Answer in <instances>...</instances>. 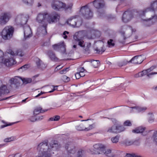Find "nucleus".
<instances>
[{
    "instance_id": "f257e3e1",
    "label": "nucleus",
    "mask_w": 157,
    "mask_h": 157,
    "mask_svg": "<svg viewBox=\"0 0 157 157\" xmlns=\"http://www.w3.org/2000/svg\"><path fill=\"white\" fill-rule=\"evenodd\" d=\"M60 16L55 13L51 14L47 13H40L36 17V21L40 25L37 29L36 34L38 35H45L47 33V28L48 23H52L59 21Z\"/></svg>"
},
{
    "instance_id": "f03ea898",
    "label": "nucleus",
    "mask_w": 157,
    "mask_h": 157,
    "mask_svg": "<svg viewBox=\"0 0 157 157\" xmlns=\"http://www.w3.org/2000/svg\"><path fill=\"white\" fill-rule=\"evenodd\" d=\"M51 5L52 8L56 10H59L62 8L65 10H71L73 6L72 3H70L67 6H66L65 3L58 0H53L52 2Z\"/></svg>"
},
{
    "instance_id": "7ed1b4c3",
    "label": "nucleus",
    "mask_w": 157,
    "mask_h": 157,
    "mask_svg": "<svg viewBox=\"0 0 157 157\" xmlns=\"http://www.w3.org/2000/svg\"><path fill=\"white\" fill-rule=\"evenodd\" d=\"M14 30V28L12 26H6L3 29L1 33L2 38L5 40L10 39L12 36Z\"/></svg>"
},
{
    "instance_id": "20e7f679",
    "label": "nucleus",
    "mask_w": 157,
    "mask_h": 157,
    "mask_svg": "<svg viewBox=\"0 0 157 157\" xmlns=\"http://www.w3.org/2000/svg\"><path fill=\"white\" fill-rule=\"evenodd\" d=\"M157 9V0L151 3L150 7H148L143 10L139 11L140 16H144L145 13H147L148 14L154 13L155 10Z\"/></svg>"
},
{
    "instance_id": "39448f33",
    "label": "nucleus",
    "mask_w": 157,
    "mask_h": 157,
    "mask_svg": "<svg viewBox=\"0 0 157 157\" xmlns=\"http://www.w3.org/2000/svg\"><path fill=\"white\" fill-rule=\"evenodd\" d=\"M120 33L123 37V39L125 40L127 38L129 37L131 35L132 29L130 27L127 25L124 26L120 29Z\"/></svg>"
},
{
    "instance_id": "423d86ee",
    "label": "nucleus",
    "mask_w": 157,
    "mask_h": 157,
    "mask_svg": "<svg viewBox=\"0 0 157 157\" xmlns=\"http://www.w3.org/2000/svg\"><path fill=\"white\" fill-rule=\"evenodd\" d=\"M143 61L141 55L133 57L131 60L128 62L127 61L124 60L123 62L119 63V66L122 67L126 65L128 63H132L136 64H140Z\"/></svg>"
},
{
    "instance_id": "0eeeda50",
    "label": "nucleus",
    "mask_w": 157,
    "mask_h": 157,
    "mask_svg": "<svg viewBox=\"0 0 157 157\" xmlns=\"http://www.w3.org/2000/svg\"><path fill=\"white\" fill-rule=\"evenodd\" d=\"M29 17L28 15L20 14L17 16L15 21L17 25H22L26 24Z\"/></svg>"
},
{
    "instance_id": "6e6552de",
    "label": "nucleus",
    "mask_w": 157,
    "mask_h": 157,
    "mask_svg": "<svg viewBox=\"0 0 157 157\" xmlns=\"http://www.w3.org/2000/svg\"><path fill=\"white\" fill-rule=\"evenodd\" d=\"M80 11L83 16L86 18L90 19L93 16V13L90 9L88 7L87 5L82 6Z\"/></svg>"
},
{
    "instance_id": "1a4fd4ad",
    "label": "nucleus",
    "mask_w": 157,
    "mask_h": 157,
    "mask_svg": "<svg viewBox=\"0 0 157 157\" xmlns=\"http://www.w3.org/2000/svg\"><path fill=\"white\" fill-rule=\"evenodd\" d=\"M104 146L100 144H94L93 146V151L90 150L93 154L99 155L103 154Z\"/></svg>"
},
{
    "instance_id": "9d476101",
    "label": "nucleus",
    "mask_w": 157,
    "mask_h": 157,
    "mask_svg": "<svg viewBox=\"0 0 157 157\" xmlns=\"http://www.w3.org/2000/svg\"><path fill=\"white\" fill-rule=\"evenodd\" d=\"M78 16H75L72 17L68 19L67 21V23L73 27H78L81 25L82 24V22L81 21H77V20L76 19V17H78Z\"/></svg>"
},
{
    "instance_id": "9b49d317",
    "label": "nucleus",
    "mask_w": 157,
    "mask_h": 157,
    "mask_svg": "<svg viewBox=\"0 0 157 157\" xmlns=\"http://www.w3.org/2000/svg\"><path fill=\"white\" fill-rule=\"evenodd\" d=\"M133 17L132 12L129 11H127L124 12L122 17V21L125 23L130 21Z\"/></svg>"
},
{
    "instance_id": "f8f14e48",
    "label": "nucleus",
    "mask_w": 157,
    "mask_h": 157,
    "mask_svg": "<svg viewBox=\"0 0 157 157\" xmlns=\"http://www.w3.org/2000/svg\"><path fill=\"white\" fill-rule=\"evenodd\" d=\"M65 148L69 154H75L76 151L74 143L72 142H68L66 144Z\"/></svg>"
},
{
    "instance_id": "ddd939ff",
    "label": "nucleus",
    "mask_w": 157,
    "mask_h": 157,
    "mask_svg": "<svg viewBox=\"0 0 157 157\" xmlns=\"http://www.w3.org/2000/svg\"><path fill=\"white\" fill-rule=\"evenodd\" d=\"M10 17L9 13H4L2 14L0 16V24L2 25L6 24L8 21Z\"/></svg>"
},
{
    "instance_id": "4468645a",
    "label": "nucleus",
    "mask_w": 157,
    "mask_h": 157,
    "mask_svg": "<svg viewBox=\"0 0 157 157\" xmlns=\"http://www.w3.org/2000/svg\"><path fill=\"white\" fill-rule=\"evenodd\" d=\"M44 142H46L47 143V145L48 146V151H49L48 152L49 153L51 154V156L52 154H53L54 152H52V151H56L58 149H59L60 147V145L58 144L57 143H53L52 144H50V146L51 147V148H49L48 146V143L46 141H44L42 142V143H43Z\"/></svg>"
},
{
    "instance_id": "2eb2a0df",
    "label": "nucleus",
    "mask_w": 157,
    "mask_h": 157,
    "mask_svg": "<svg viewBox=\"0 0 157 157\" xmlns=\"http://www.w3.org/2000/svg\"><path fill=\"white\" fill-rule=\"evenodd\" d=\"M24 38L25 40L29 38L32 36V33L30 28L29 26L25 25L24 27Z\"/></svg>"
},
{
    "instance_id": "dca6fc26",
    "label": "nucleus",
    "mask_w": 157,
    "mask_h": 157,
    "mask_svg": "<svg viewBox=\"0 0 157 157\" xmlns=\"http://www.w3.org/2000/svg\"><path fill=\"white\" fill-rule=\"evenodd\" d=\"M10 81L11 84L14 85L15 87L16 88L20 86L22 78L19 77H15L14 78H11Z\"/></svg>"
},
{
    "instance_id": "f3484780",
    "label": "nucleus",
    "mask_w": 157,
    "mask_h": 157,
    "mask_svg": "<svg viewBox=\"0 0 157 157\" xmlns=\"http://www.w3.org/2000/svg\"><path fill=\"white\" fill-rule=\"evenodd\" d=\"M9 55L11 58L5 59L4 61V64L8 67L11 66L16 63V62L13 59V57L10 56L9 54Z\"/></svg>"
},
{
    "instance_id": "a211bd4d",
    "label": "nucleus",
    "mask_w": 157,
    "mask_h": 157,
    "mask_svg": "<svg viewBox=\"0 0 157 157\" xmlns=\"http://www.w3.org/2000/svg\"><path fill=\"white\" fill-rule=\"evenodd\" d=\"M34 60L38 68L42 69L45 68L46 67L45 64L39 58L37 57H36L35 58Z\"/></svg>"
},
{
    "instance_id": "6ab92c4d",
    "label": "nucleus",
    "mask_w": 157,
    "mask_h": 157,
    "mask_svg": "<svg viewBox=\"0 0 157 157\" xmlns=\"http://www.w3.org/2000/svg\"><path fill=\"white\" fill-rule=\"evenodd\" d=\"M7 53L10 55V56H12L13 57L15 56H23L24 54L22 52V50L19 49L16 51L15 52L12 51L11 49H9L8 50Z\"/></svg>"
},
{
    "instance_id": "aec40b11",
    "label": "nucleus",
    "mask_w": 157,
    "mask_h": 157,
    "mask_svg": "<svg viewBox=\"0 0 157 157\" xmlns=\"http://www.w3.org/2000/svg\"><path fill=\"white\" fill-rule=\"evenodd\" d=\"M93 3L94 6L97 9L102 8L105 5L104 1L102 0H95L93 2Z\"/></svg>"
},
{
    "instance_id": "412c9836",
    "label": "nucleus",
    "mask_w": 157,
    "mask_h": 157,
    "mask_svg": "<svg viewBox=\"0 0 157 157\" xmlns=\"http://www.w3.org/2000/svg\"><path fill=\"white\" fill-rule=\"evenodd\" d=\"M9 93V91L6 85H3L0 87V96L2 94H8Z\"/></svg>"
},
{
    "instance_id": "4be33fe9",
    "label": "nucleus",
    "mask_w": 157,
    "mask_h": 157,
    "mask_svg": "<svg viewBox=\"0 0 157 157\" xmlns=\"http://www.w3.org/2000/svg\"><path fill=\"white\" fill-rule=\"evenodd\" d=\"M74 39L75 41L78 43V44L81 47L84 48L85 47V44L84 41L82 39H79L75 35L74 36Z\"/></svg>"
},
{
    "instance_id": "5701e85b",
    "label": "nucleus",
    "mask_w": 157,
    "mask_h": 157,
    "mask_svg": "<svg viewBox=\"0 0 157 157\" xmlns=\"http://www.w3.org/2000/svg\"><path fill=\"white\" fill-rule=\"evenodd\" d=\"M48 55L52 60L57 61L58 60V58L55 56V53L51 51L48 52Z\"/></svg>"
},
{
    "instance_id": "b1692460",
    "label": "nucleus",
    "mask_w": 157,
    "mask_h": 157,
    "mask_svg": "<svg viewBox=\"0 0 157 157\" xmlns=\"http://www.w3.org/2000/svg\"><path fill=\"white\" fill-rule=\"evenodd\" d=\"M47 110H43L41 107L36 108L33 111V115L36 116L39 114L40 113H43L47 111Z\"/></svg>"
},
{
    "instance_id": "393cba45",
    "label": "nucleus",
    "mask_w": 157,
    "mask_h": 157,
    "mask_svg": "<svg viewBox=\"0 0 157 157\" xmlns=\"http://www.w3.org/2000/svg\"><path fill=\"white\" fill-rule=\"evenodd\" d=\"M132 109H135L136 111L137 112H144L147 109L146 107H141L139 106H136L134 107H131Z\"/></svg>"
},
{
    "instance_id": "a878e982",
    "label": "nucleus",
    "mask_w": 157,
    "mask_h": 157,
    "mask_svg": "<svg viewBox=\"0 0 157 157\" xmlns=\"http://www.w3.org/2000/svg\"><path fill=\"white\" fill-rule=\"evenodd\" d=\"M91 33L93 35L91 38L93 39L99 37L101 34L100 32L97 30L93 31L91 32Z\"/></svg>"
},
{
    "instance_id": "bb28decb",
    "label": "nucleus",
    "mask_w": 157,
    "mask_h": 157,
    "mask_svg": "<svg viewBox=\"0 0 157 157\" xmlns=\"http://www.w3.org/2000/svg\"><path fill=\"white\" fill-rule=\"evenodd\" d=\"M116 125H114L109 127L107 131V132L110 133H117Z\"/></svg>"
},
{
    "instance_id": "cd10ccee",
    "label": "nucleus",
    "mask_w": 157,
    "mask_h": 157,
    "mask_svg": "<svg viewBox=\"0 0 157 157\" xmlns=\"http://www.w3.org/2000/svg\"><path fill=\"white\" fill-rule=\"evenodd\" d=\"M88 123H82L76 127V129L78 130L82 131L85 130L84 129L85 127H87V125L88 124Z\"/></svg>"
},
{
    "instance_id": "c85d7f7f",
    "label": "nucleus",
    "mask_w": 157,
    "mask_h": 157,
    "mask_svg": "<svg viewBox=\"0 0 157 157\" xmlns=\"http://www.w3.org/2000/svg\"><path fill=\"white\" fill-rule=\"evenodd\" d=\"M145 129V128L140 126L136 128L135 129L133 130L132 132L137 133H142L143 132Z\"/></svg>"
},
{
    "instance_id": "c756f323",
    "label": "nucleus",
    "mask_w": 157,
    "mask_h": 157,
    "mask_svg": "<svg viewBox=\"0 0 157 157\" xmlns=\"http://www.w3.org/2000/svg\"><path fill=\"white\" fill-rule=\"evenodd\" d=\"M104 148H105V147ZM103 154L109 157H113L114 156V155L111 153V150L109 149L105 150L104 148Z\"/></svg>"
},
{
    "instance_id": "7c9ffc66",
    "label": "nucleus",
    "mask_w": 157,
    "mask_h": 157,
    "mask_svg": "<svg viewBox=\"0 0 157 157\" xmlns=\"http://www.w3.org/2000/svg\"><path fill=\"white\" fill-rule=\"evenodd\" d=\"M59 51L63 53H65L66 51V45L63 42L59 43Z\"/></svg>"
},
{
    "instance_id": "2f4dec72",
    "label": "nucleus",
    "mask_w": 157,
    "mask_h": 157,
    "mask_svg": "<svg viewBox=\"0 0 157 157\" xmlns=\"http://www.w3.org/2000/svg\"><path fill=\"white\" fill-rule=\"evenodd\" d=\"M92 65L95 68L98 67L100 65V62L98 60H91L90 61Z\"/></svg>"
},
{
    "instance_id": "473e14b6",
    "label": "nucleus",
    "mask_w": 157,
    "mask_h": 157,
    "mask_svg": "<svg viewBox=\"0 0 157 157\" xmlns=\"http://www.w3.org/2000/svg\"><path fill=\"white\" fill-rule=\"evenodd\" d=\"M140 72L141 73V74H142V76L145 75H147V76L149 77H150V76L151 75L157 74V72H152L149 74H148L146 70H143L142 71Z\"/></svg>"
},
{
    "instance_id": "72a5a7b5",
    "label": "nucleus",
    "mask_w": 157,
    "mask_h": 157,
    "mask_svg": "<svg viewBox=\"0 0 157 157\" xmlns=\"http://www.w3.org/2000/svg\"><path fill=\"white\" fill-rule=\"evenodd\" d=\"M117 133H120L124 131L125 128L124 127L121 125L116 126Z\"/></svg>"
},
{
    "instance_id": "f704fd0d",
    "label": "nucleus",
    "mask_w": 157,
    "mask_h": 157,
    "mask_svg": "<svg viewBox=\"0 0 157 157\" xmlns=\"http://www.w3.org/2000/svg\"><path fill=\"white\" fill-rule=\"evenodd\" d=\"M85 151L81 150L78 151L77 153V157H84L85 154Z\"/></svg>"
},
{
    "instance_id": "c9c22d12",
    "label": "nucleus",
    "mask_w": 157,
    "mask_h": 157,
    "mask_svg": "<svg viewBox=\"0 0 157 157\" xmlns=\"http://www.w3.org/2000/svg\"><path fill=\"white\" fill-rule=\"evenodd\" d=\"M120 138V136L117 135L115 137H113L111 139V140L113 143H117L119 140Z\"/></svg>"
},
{
    "instance_id": "e433bc0d",
    "label": "nucleus",
    "mask_w": 157,
    "mask_h": 157,
    "mask_svg": "<svg viewBox=\"0 0 157 157\" xmlns=\"http://www.w3.org/2000/svg\"><path fill=\"white\" fill-rule=\"evenodd\" d=\"M22 81L23 83L27 84L30 83L32 81V79L30 78L22 79Z\"/></svg>"
},
{
    "instance_id": "4c0bfd02",
    "label": "nucleus",
    "mask_w": 157,
    "mask_h": 157,
    "mask_svg": "<svg viewBox=\"0 0 157 157\" xmlns=\"http://www.w3.org/2000/svg\"><path fill=\"white\" fill-rule=\"evenodd\" d=\"M15 138L13 136L6 138L4 139V141L5 142H8L12 141L14 140Z\"/></svg>"
},
{
    "instance_id": "58836bf2",
    "label": "nucleus",
    "mask_w": 157,
    "mask_h": 157,
    "mask_svg": "<svg viewBox=\"0 0 157 157\" xmlns=\"http://www.w3.org/2000/svg\"><path fill=\"white\" fill-rule=\"evenodd\" d=\"M23 2L27 5H32L33 3V0H22Z\"/></svg>"
},
{
    "instance_id": "ea45409f",
    "label": "nucleus",
    "mask_w": 157,
    "mask_h": 157,
    "mask_svg": "<svg viewBox=\"0 0 157 157\" xmlns=\"http://www.w3.org/2000/svg\"><path fill=\"white\" fill-rule=\"evenodd\" d=\"M95 126L94 124L90 125L88 127H86L85 128V131H87L94 128Z\"/></svg>"
},
{
    "instance_id": "a19ab883",
    "label": "nucleus",
    "mask_w": 157,
    "mask_h": 157,
    "mask_svg": "<svg viewBox=\"0 0 157 157\" xmlns=\"http://www.w3.org/2000/svg\"><path fill=\"white\" fill-rule=\"evenodd\" d=\"M60 117L59 116L56 115L54 116L53 117L50 118L49 120L51 121H58L60 119Z\"/></svg>"
},
{
    "instance_id": "79ce46f5",
    "label": "nucleus",
    "mask_w": 157,
    "mask_h": 157,
    "mask_svg": "<svg viewBox=\"0 0 157 157\" xmlns=\"http://www.w3.org/2000/svg\"><path fill=\"white\" fill-rule=\"evenodd\" d=\"M152 138L153 141L157 143V131L154 132Z\"/></svg>"
},
{
    "instance_id": "37998d69",
    "label": "nucleus",
    "mask_w": 157,
    "mask_h": 157,
    "mask_svg": "<svg viewBox=\"0 0 157 157\" xmlns=\"http://www.w3.org/2000/svg\"><path fill=\"white\" fill-rule=\"evenodd\" d=\"M107 43L109 47H113L114 46L115 44L113 42V40L110 39L108 41Z\"/></svg>"
},
{
    "instance_id": "c03bdc74",
    "label": "nucleus",
    "mask_w": 157,
    "mask_h": 157,
    "mask_svg": "<svg viewBox=\"0 0 157 157\" xmlns=\"http://www.w3.org/2000/svg\"><path fill=\"white\" fill-rule=\"evenodd\" d=\"M94 51H96L95 53L98 54H102L105 51V50H103L102 48H98L95 49Z\"/></svg>"
},
{
    "instance_id": "a18cd8bd",
    "label": "nucleus",
    "mask_w": 157,
    "mask_h": 157,
    "mask_svg": "<svg viewBox=\"0 0 157 157\" xmlns=\"http://www.w3.org/2000/svg\"><path fill=\"white\" fill-rule=\"evenodd\" d=\"M30 66L29 64H25L20 68L18 70L22 69V71H25Z\"/></svg>"
},
{
    "instance_id": "49530a36",
    "label": "nucleus",
    "mask_w": 157,
    "mask_h": 157,
    "mask_svg": "<svg viewBox=\"0 0 157 157\" xmlns=\"http://www.w3.org/2000/svg\"><path fill=\"white\" fill-rule=\"evenodd\" d=\"M44 118L43 116H41L37 117L36 119H34L33 120L31 119L30 121L32 122H35L36 121H40L42 120Z\"/></svg>"
},
{
    "instance_id": "de8ad7c7",
    "label": "nucleus",
    "mask_w": 157,
    "mask_h": 157,
    "mask_svg": "<svg viewBox=\"0 0 157 157\" xmlns=\"http://www.w3.org/2000/svg\"><path fill=\"white\" fill-rule=\"evenodd\" d=\"M61 79L65 82H68L70 80V78L66 75H63Z\"/></svg>"
},
{
    "instance_id": "09e8293b",
    "label": "nucleus",
    "mask_w": 157,
    "mask_h": 157,
    "mask_svg": "<svg viewBox=\"0 0 157 157\" xmlns=\"http://www.w3.org/2000/svg\"><path fill=\"white\" fill-rule=\"evenodd\" d=\"M52 47L55 50L59 51V48L60 47L59 43L52 45Z\"/></svg>"
},
{
    "instance_id": "8fccbe9b",
    "label": "nucleus",
    "mask_w": 157,
    "mask_h": 157,
    "mask_svg": "<svg viewBox=\"0 0 157 157\" xmlns=\"http://www.w3.org/2000/svg\"><path fill=\"white\" fill-rule=\"evenodd\" d=\"M91 45V44L90 43H89L88 44H87V45L86 46V48L85 49V51L87 53H90V47Z\"/></svg>"
},
{
    "instance_id": "3c124183",
    "label": "nucleus",
    "mask_w": 157,
    "mask_h": 157,
    "mask_svg": "<svg viewBox=\"0 0 157 157\" xmlns=\"http://www.w3.org/2000/svg\"><path fill=\"white\" fill-rule=\"evenodd\" d=\"M134 141L132 140H127L125 142V144L127 146L133 144Z\"/></svg>"
},
{
    "instance_id": "603ef678",
    "label": "nucleus",
    "mask_w": 157,
    "mask_h": 157,
    "mask_svg": "<svg viewBox=\"0 0 157 157\" xmlns=\"http://www.w3.org/2000/svg\"><path fill=\"white\" fill-rule=\"evenodd\" d=\"M68 70L69 68H66L60 71L59 73L61 74H65Z\"/></svg>"
},
{
    "instance_id": "864d4df0",
    "label": "nucleus",
    "mask_w": 157,
    "mask_h": 157,
    "mask_svg": "<svg viewBox=\"0 0 157 157\" xmlns=\"http://www.w3.org/2000/svg\"><path fill=\"white\" fill-rule=\"evenodd\" d=\"M124 124L125 126H131L132 125L131 123L129 120L126 121L124 122Z\"/></svg>"
},
{
    "instance_id": "5fc2aeb1",
    "label": "nucleus",
    "mask_w": 157,
    "mask_h": 157,
    "mask_svg": "<svg viewBox=\"0 0 157 157\" xmlns=\"http://www.w3.org/2000/svg\"><path fill=\"white\" fill-rule=\"evenodd\" d=\"M16 122H14V123H9V124H5V125H2L1 126V128H3L6 127V126H10V125H12L13 124L15 123Z\"/></svg>"
},
{
    "instance_id": "6e6d98bb",
    "label": "nucleus",
    "mask_w": 157,
    "mask_h": 157,
    "mask_svg": "<svg viewBox=\"0 0 157 157\" xmlns=\"http://www.w3.org/2000/svg\"><path fill=\"white\" fill-rule=\"evenodd\" d=\"M85 70L83 67H80L78 68V71H79L78 72L82 73V72H83Z\"/></svg>"
},
{
    "instance_id": "4d7b16f0",
    "label": "nucleus",
    "mask_w": 157,
    "mask_h": 157,
    "mask_svg": "<svg viewBox=\"0 0 157 157\" xmlns=\"http://www.w3.org/2000/svg\"><path fill=\"white\" fill-rule=\"evenodd\" d=\"M152 18H154L155 19L157 20V16H155L154 15H151V17L149 18L148 19L144 20L147 21H149L152 19Z\"/></svg>"
},
{
    "instance_id": "13d9d810",
    "label": "nucleus",
    "mask_w": 157,
    "mask_h": 157,
    "mask_svg": "<svg viewBox=\"0 0 157 157\" xmlns=\"http://www.w3.org/2000/svg\"><path fill=\"white\" fill-rule=\"evenodd\" d=\"M154 121V118L153 115H151V117H149L148 121L150 123L153 122Z\"/></svg>"
},
{
    "instance_id": "bf43d9fd",
    "label": "nucleus",
    "mask_w": 157,
    "mask_h": 157,
    "mask_svg": "<svg viewBox=\"0 0 157 157\" xmlns=\"http://www.w3.org/2000/svg\"><path fill=\"white\" fill-rule=\"evenodd\" d=\"M134 77L135 78H137L139 77H142V75L140 72H139L138 73L135 74L134 75Z\"/></svg>"
},
{
    "instance_id": "052dcab7",
    "label": "nucleus",
    "mask_w": 157,
    "mask_h": 157,
    "mask_svg": "<svg viewBox=\"0 0 157 157\" xmlns=\"http://www.w3.org/2000/svg\"><path fill=\"white\" fill-rule=\"evenodd\" d=\"M69 33V32L67 31H65L63 33V37L66 39L67 38V36L66 35V34H68Z\"/></svg>"
},
{
    "instance_id": "680f3d73",
    "label": "nucleus",
    "mask_w": 157,
    "mask_h": 157,
    "mask_svg": "<svg viewBox=\"0 0 157 157\" xmlns=\"http://www.w3.org/2000/svg\"><path fill=\"white\" fill-rule=\"evenodd\" d=\"M75 76L77 79H79L81 77L80 73L79 72H77L75 74Z\"/></svg>"
},
{
    "instance_id": "e2e57ef3",
    "label": "nucleus",
    "mask_w": 157,
    "mask_h": 157,
    "mask_svg": "<svg viewBox=\"0 0 157 157\" xmlns=\"http://www.w3.org/2000/svg\"><path fill=\"white\" fill-rule=\"evenodd\" d=\"M46 92H42V91H41L40 93L39 94L37 95L36 96H35V97L36 98H37L39 96H40L41 95L43 94H45L46 93Z\"/></svg>"
},
{
    "instance_id": "0e129e2a",
    "label": "nucleus",
    "mask_w": 157,
    "mask_h": 157,
    "mask_svg": "<svg viewBox=\"0 0 157 157\" xmlns=\"http://www.w3.org/2000/svg\"><path fill=\"white\" fill-rule=\"evenodd\" d=\"M140 142L138 141H135L133 142V144L136 145H138L140 144Z\"/></svg>"
},
{
    "instance_id": "69168bd1",
    "label": "nucleus",
    "mask_w": 157,
    "mask_h": 157,
    "mask_svg": "<svg viewBox=\"0 0 157 157\" xmlns=\"http://www.w3.org/2000/svg\"><path fill=\"white\" fill-rule=\"evenodd\" d=\"M62 67H61L60 65H58L56 68L55 70V71H57Z\"/></svg>"
},
{
    "instance_id": "338daca9",
    "label": "nucleus",
    "mask_w": 157,
    "mask_h": 157,
    "mask_svg": "<svg viewBox=\"0 0 157 157\" xmlns=\"http://www.w3.org/2000/svg\"><path fill=\"white\" fill-rule=\"evenodd\" d=\"M14 157H21V156L19 153H17L14 155Z\"/></svg>"
},
{
    "instance_id": "774afa93",
    "label": "nucleus",
    "mask_w": 157,
    "mask_h": 157,
    "mask_svg": "<svg viewBox=\"0 0 157 157\" xmlns=\"http://www.w3.org/2000/svg\"><path fill=\"white\" fill-rule=\"evenodd\" d=\"M155 68V66H152L151 67H150L149 69L151 71H152L153 69H154Z\"/></svg>"
}]
</instances>
